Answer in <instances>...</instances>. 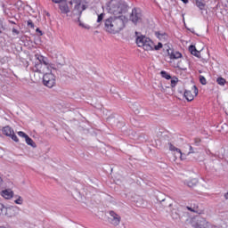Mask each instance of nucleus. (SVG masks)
<instances>
[{
  "instance_id": "obj_1",
  "label": "nucleus",
  "mask_w": 228,
  "mask_h": 228,
  "mask_svg": "<svg viewBox=\"0 0 228 228\" xmlns=\"http://www.w3.org/2000/svg\"><path fill=\"white\" fill-rule=\"evenodd\" d=\"M107 10H109V13L114 15L110 17L112 26H114V30L120 33L126 28V22H127V18L122 13H127L129 4L126 0H110L107 5Z\"/></svg>"
},
{
  "instance_id": "obj_2",
  "label": "nucleus",
  "mask_w": 228,
  "mask_h": 228,
  "mask_svg": "<svg viewBox=\"0 0 228 228\" xmlns=\"http://www.w3.org/2000/svg\"><path fill=\"white\" fill-rule=\"evenodd\" d=\"M35 58L38 60V61L35 63L36 72H40L42 64L45 65L47 69H53L50 73H45L43 76V85L48 88H53V86L56 85V76H54V72H56V74H61V71L54 68L53 64H49V59L47 57L36 53Z\"/></svg>"
},
{
  "instance_id": "obj_3",
  "label": "nucleus",
  "mask_w": 228,
  "mask_h": 228,
  "mask_svg": "<svg viewBox=\"0 0 228 228\" xmlns=\"http://www.w3.org/2000/svg\"><path fill=\"white\" fill-rule=\"evenodd\" d=\"M164 51H167V56H169L170 60H179V58H183V53L174 51V49H171L170 45L167 44L164 45Z\"/></svg>"
},
{
  "instance_id": "obj_4",
  "label": "nucleus",
  "mask_w": 228,
  "mask_h": 228,
  "mask_svg": "<svg viewBox=\"0 0 228 228\" xmlns=\"http://www.w3.org/2000/svg\"><path fill=\"white\" fill-rule=\"evenodd\" d=\"M103 29L107 31V33H110L111 35H117V30H115V27L111 21V18L109 17L103 20Z\"/></svg>"
},
{
  "instance_id": "obj_5",
  "label": "nucleus",
  "mask_w": 228,
  "mask_h": 228,
  "mask_svg": "<svg viewBox=\"0 0 228 228\" xmlns=\"http://www.w3.org/2000/svg\"><path fill=\"white\" fill-rule=\"evenodd\" d=\"M130 20L134 24H138V22H140V20H142V12H140L139 9L134 8L132 10V12L130 14Z\"/></svg>"
},
{
  "instance_id": "obj_6",
  "label": "nucleus",
  "mask_w": 228,
  "mask_h": 228,
  "mask_svg": "<svg viewBox=\"0 0 228 228\" xmlns=\"http://www.w3.org/2000/svg\"><path fill=\"white\" fill-rule=\"evenodd\" d=\"M109 213H110V216H111L110 218H109V222L112 225H115V227H117V225H119L120 220H122L120 216H118V214H116L115 211L113 210H110Z\"/></svg>"
},
{
  "instance_id": "obj_7",
  "label": "nucleus",
  "mask_w": 228,
  "mask_h": 228,
  "mask_svg": "<svg viewBox=\"0 0 228 228\" xmlns=\"http://www.w3.org/2000/svg\"><path fill=\"white\" fill-rule=\"evenodd\" d=\"M194 228H209V224H208V221L204 217L198 216L196 217V221L193 223Z\"/></svg>"
},
{
  "instance_id": "obj_8",
  "label": "nucleus",
  "mask_w": 228,
  "mask_h": 228,
  "mask_svg": "<svg viewBox=\"0 0 228 228\" xmlns=\"http://www.w3.org/2000/svg\"><path fill=\"white\" fill-rule=\"evenodd\" d=\"M149 37L142 35L141 32L135 31V44H137L138 47H142V45H145V41Z\"/></svg>"
},
{
  "instance_id": "obj_9",
  "label": "nucleus",
  "mask_w": 228,
  "mask_h": 228,
  "mask_svg": "<svg viewBox=\"0 0 228 228\" xmlns=\"http://www.w3.org/2000/svg\"><path fill=\"white\" fill-rule=\"evenodd\" d=\"M59 10L62 15H67L68 13H70V7L69 6V4H67V1H64L63 3L59 4Z\"/></svg>"
},
{
  "instance_id": "obj_10",
  "label": "nucleus",
  "mask_w": 228,
  "mask_h": 228,
  "mask_svg": "<svg viewBox=\"0 0 228 228\" xmlns=\"http://www.w3.org/2000/svg\"><path fill=\"white\" fill-rule=\"evenodd\" d=\"M17 207H6L4 213L6 216H9V218H12V216H15L17 215Z\"/></svg>"
},
{
  "instance_id": "obj_11",
  "label": "nucleus",
  "mask_w": 228,
  "mask_h": 228,
  "mask_svg": "<svg viewBox=\"0 0 228 228\" xmlns=\"http://www.w3.org/2000/svg\"><path fill=\"white\" fill-rule=\"evenodd\" d=\"M1 196L7 200H10V199H13V191H12V189H5V190H3L1 192H0Z\"/></svg>"
},
{
  "instance_id": "obj_12",
  "label": "nucleus",
  "mask_w": 228,
  "mask_h": 228,
  "mask_svg": "<svg viewBox=\"0 0 228 228\" xmlns=\"http://www.w3.org/2000/svg\"><path fill=\"white\" fill-rule=\"evenodd\" d=\"M144 51H154V42L151 40V38H147L144 42V45H142Z\"/></svg>"
},
{
  "instance_id": "obj_13",
  "label": "nucleus",
  "mask_w": 228,
  "mask_h": 228,
  "mask_svg": "<svg viewBox=\"0 0 228 228\" xmlns=\"http://www.w3.org/2000/svg\"><path fill=\"white\" fill-rule=\"evenodd\" d=\"M183 184H185V186H188V188H195V186H197V184H199V180L197 178H193L191 180H185L183 182Z\"/></svg>"
},
{
  "instance_id": "obj_14",
  "label": "nucleus",
  "mask_w": 228,
  "mask_h": 228,
  "mask_svg": "<svg viewBox=\"0 0 228 228\" xmlns=\"http://www.w3.org/2000/svg\"><path fill=\"white\" fill-rule=\"evenodd\" d=\"M189 52L192 56H195L196 58H200V52L197 50V47L194 45H191L189 46Z\"/></svg>"
},
{
  "instance_id": "obj_15",
  "label": "nucleus",
  "mask_w": 228,
  "mask_h": 228,
  "mask_svg": "<svg viewBox=\"0 0 228 228\" xmlns=\"http://www.w3.org/2000/svg\"><path fill=\"white\" fill-rule=\"evenodd\" d=\"M155 37H157V38H159V40H160L161 42H167V40H168V35L165 32L161 33L159 31H156Z\"/></svg>"
},
{
  "instance_id": "obj_16",
  "label": "nucleus",
  "mask_w": 228,
  "mask_h": 228,
  "mask_svg": "<svg viewBox=\"0 0 228 228\" xmlns=\"http://www.w3.org/2000/svg\"><path fill=\"white\" fill-rule=\"evenodd\" d=\"M74 13H77L78 17H81V15H83V11L81 9V3H78L77 1H76V5L74 7Z\"/></svg>"
},
{
  "instance_id": "obj_17",
  "label": "nucleus",
  "mask_w": 228,
  "mask_h": 228,
  "mask_svg": "<svg viewBox=\"0 0 228 228\" xmlns=\"http://www.w3.org/2000/svg\"><path fill=\"white\" fill-rule=\"evenodd\" d=\"M183 95L186 99V101H188V102H191V101H193L194 99V96L191 94V91L185 90Z\"/></svg>"
},
{
  "instance_id": "obj_18",
  "label": "nucleus",
  "mask_w": 228,
  "mask_h": 228,
  "mask_svg": "<svg viewBox=\"0 0 228 228\" xmlns=\"http://www.w3.org/2000/svg\"><path fill=\"white\" fill-rule=\"evenodd\" d=\"M14 131L12 130V127H10V126H6L2 129V133L3 134H4L5 136H12V134Z\"/></svg>"
},
{
  "instance_id": "obj_19",
  "label": "nucleus",
  "mask_w": 228,
  "mask_h": 228,
  "mask_svg": "<svg viewBox=\"0 0 228 228\" xmlns=\"http://www.w3.org/2000/svg\"><path fill=\"white\" fill-rule=\"evenodd\" d=\"M193 4H196V6L199 8V10H200L201 12L203 10H206V3H203L202 0H195V2H193Z\"/></svg>"
},
{
  "instance_id": "obj_20",
  "label": "nucleus",
  "mask_w": 228,
  "mask_h": 228,
  "mask_svg": "<svg viewBox=\"0 0 228 228\" xmlns=\"http://www.w3.org/2000/svg\"><path fill=\"white\" fill-rule=\"evenodd\" d=\"M25 141L28 145H30V147H33V149H37V143L35 141H33V139H31V137H29V135L25 139Z\"/></svg>"
},
{
  "instance_id": "obj_21",
  "label": "nucleus",
  "mask_w": 228,
  "mask_h": 228,
  "mask_svg": "<svg viewBox=\"0 0 228 228\" xmlns=\"http://www.w3.org/2000/svg\"><path fill=\"white\" fill-rule=\"evenodd\" d=\"M160 76L164 79H167V80L172 79V76L170 75V73H168V72H167L165 70L160 71Z\"/></svg>"
},
{
  "instance_id": "obj_22",
  "label": "nucleus",
  "mask_w": 228,
  "mask_h": 228,
  "mask_svg": "<svg viewBox=\"0 0 228 228\" xmlns=\"http://www.w3.org/2000/svg\"><path fill=\"white\" fill-rule=\"evenodd\" d=\"M171 88H175L177 86V83H179V78L177 77H171Z\"/></svg>"
},
{
  "instance_id": "obj_23",
  "label": "nucleus",
  "mask_w": 228,
  "mask_h": 228,
  "mask_svg": "<svg viewBox=\"0 0 228 228\" xmlns=\"http://www.w3.org/2000/svg\"><path fill=\"white\" fill-rule=\"evenodd\" d=\"M216 83L217 85H220V86H224L225 83H227V80H225V78L219 77L216 78Z\"/></svg>"
},
{
  "instance_id": "obj_24",
  "label": "nucleus",
  "mask_w": 228,
  "mask_h": 228,
  "mask_svg": "<svg viewBox=\"0 0 228 228\" xmlns=\"http://www.w3.org/2000/svg\"><path fill=\"white\" fill-rule=\"evenodd\" d=\"M171 216L174 220H178V218H181V215L178 214L177 210L173 211Z\"/></svg>"
},
{
  "instance_id": "obj_25",
  "label": "nucleus",
  "mask_w": 228,
  "mask_h": 228,
  "mask_svg": "<svg viewBox=\"0 0 228 228\" xmlns=\"http://www.w3.org/2000/svg\"><path fill=\"white\" fill-rule=\"evenodd\" d=\"M199 79H200V83L201 85H203V86L208 85V80H206V77H205L204 76L200 75V76L199 77Z\"/></svg>"
},
{
  "instance_id": "obj_26",
  "label": "nucleus",
  "mask_w": 228,
  "mask_h": 228,
  "mask_svg": "<svg viewBox=\"0 0 228 228\" xmlns=\"http://www.w3.org/2000/svg\"><path fill=\"white\" fill-rule=\"evenodd\" d=\"M9 138H12V140H13V142H16V143H19V137H17V135L15 134V132L11 134Z\"/></svg>"
},
{
  "instance_id": "obj_27",
  "label": "nucleus",
  "mask_w": 228,
  "mask_h": 228,
  "mask_svg": "<svg viewBox=\"0 0 228 228\" xmlns=\"http://www.w3.org/2000/svg\"><path fill=\"white\" fill-rule=\"evenodd\" d=\"M159 49H163V43L159 42L157 45H154V51H159Z\"/></svg>"
},
{
  "instance_id": "obj_28",
  "label": "nucleus",
  "mask_w": 228,
  "mask_h": 228,
  "mask_svg": "<svg viewBox=\"0 0 228 228\" xmlns=\"http://www.w3.org/2000/svg\"><path fill=\"white\" fill-rule=\"evenodd\" d=\"M27 26H28V28H31V29H35V23H33V20H28L27 21Z\"/></svg>"
},
{
  "instance_id": "obj_29",
  "label": "nucleus",
  "mask_w": 228,
  "mask_h": 228,
  "mask_svg": "<svg viewBox=\"0 0 228 228\" xmlns=\"http://www.w3.org/2000/svg\"><path fill=\"white\" fill-rule=\"evenodd\" d=\"M104 13H101V14H99L98 15V18H97V22L98 23H101V22H102V20H104Z\"/></svg>"
},
{
  "instance_id": "obj_30",
  "label": "nucleus",
  "mask_w": 228,
  "mask_h": 228,
  "mask_svg": "<svg viewBox=\"0 0 228 228\" xmlns=\"http://www.w3.org/2000/svg\"><path fill=\"white\" fill-rule=\"evenodd\" d=\"M18 136H20L21 138L26 139L28 135L26 133L20 131V132H18Z\"/></svg>"
},
{
  "instance_id": "obj_31",
  "label": "nucleus",
  "mask_w": 228,
  "mask_h": 228,
  "mask_svg": "<svg viewBox=\"0 0 228 228\" xmlns=\"http://www.w3.org/2000/svg\"><path fill=\"white\" fill-rule=\"evenodd\" d=\"M0 29H6V25L4 24L3 20H1V18H0Z\"/></svg>"
},
{
  "instance_id": "obj_32",
  "label": "nucleus",
  "mask_w": 228,
  "mask_h": 228,
  "mask_svg": "<svg viewBox=\"0 0 228 228\" xmlns=\"http://www.w3.org/2000/svg\"><path fill=\"white\" fill-rule=\"evenodd\" d=\"M14 202L15 204H19V205L22 204L23 202L22 197L19 196V198L16 200H14Z\"/></svg>"
},
{
  "instance_id": "obj_33",
  "label": "nucleus",
  "mask_w": 228,
  "mask_h": 228,
  "mask_svg": "<svg viewBox=\"0 0 228 228\" xmlns=\"http://www.w3.org/2000/svg\"><path fill=\"white\" fill-rule=\"evenodd\" d=\"M5 210H6V207H4V205L0 202V215L3 214V212Z\"/></svg>"
},
{
  "instance_id": "obj_34",
  "label": "nucleus",
  "mask_w": 228,
  "mask_h": 228,
  "mask_svg": "<svg viewBox=\"0 0 228 228\" xmlns=\"http://www.w3.org/2000/svg\"><path fill=\"white\" fill-rule=\"evenodd\" d=\"M5 210H6V207H4V205L0 202V215L3 214V212Z\"/></svg>"
},
{
  "instance_id": "obj_35",
  "label": "nucleus",
  "mask_w": 228,
  "mask_h": 228,
  "mask_svg": "<svg viewBox=\"0 0 228 228\" xmlns=\"http://www.w3.org/2000/svg\"><path fill=\"white\" fill-rule=\"evenodd\" d=\"M167 145L169 147V151H175L176 147L174 146V144H172V142H168Z\"/></svg>"
},
{
  "instance_id": "obj_36",
  "label": "nucleus",
  "mask_w": 228,
  "mask_h": 228,
  "mask_svg": "<svg viewBox=\"0 0 228 228\" xmlns=\"http://www.w3.org/2000/svg\"><path fill=\"white\" fill-rule=\"evenodd\" d=\"M64 1L67 0H52V3H55V4H61V3H63Z\"/></svg>"
},
{
  "instance_id": "obj_37",
  "label": "nucleus",
  "mask_w": 228,
  "mask_h": 228,
  "mask_svg": "<svg viewBox=\"0 0 228 228\" xmlns=\"http://www.w3.org/2000/svg\"><path fill=\"white\" fill-rule=\"evenodd\" d=\"M66 3L68 4V6H69V4L70 6H72L74 4V3H76V0H66Z\"/></svg>"
},
{
  "instance_id": "obj_38",
  "label": "nucleus",
  "mask_w": 228,
  "mask_h": 228,
  "mask_svg": "<svg viewBox=\"0 0 228 228\" xmlns=\"http://www.w3.org/2000/svg\"><path fill=\"white\" fill-rule=\"evenodd\" d=\"M77 2L80 3V5H81V4H86V5L88 4V1H87V0H78V1H77Z\"/></svg>"
},
{
  "instance_id": "obj_39",
  "label": "nucleus",
  "mask_w": 228,
  "mask_h": 228,
  "mask_svg": "<svg viewBox=\"0 0 228 228\" xmlns=\"http://www.w3.org/2000/svg\"><path fill=\"white\" fill-rule=\"evenodd\" d=\"M12 34L13 35H20V31H19L17 28H12Z\"/></svg>"
},
{
  "instance_id": "obj_40",
  "label": "nucleus",
  "mask_w": 228,
  "mask_h": 228,
  "mask_svg": "<svg viewBox=\"0 0 228 228\" xmlns=\"http://www.w3.org/2000/svg\"><path fill=\"white\" fill-rule=\"evenodd\" d=\"M36 32L38 34V37H42L44 35V32H42L39 28L36 29Z\"/></svg>"
},
{
  "instance_id": "obj_41",
  "label": "nucleus",
  "mask_w": 228,
  "mask_h": 228,
  "mask_svg": "<svg viewBox=\"0 0 228 228\" xmlns=\"http://www.w3.org/2000/svg\"><path fill=\"white\" fill-rule=\"evenodd\" d=\"M190 154H195V151H193V147L191 146H190L188 156H190Z\"/></svg>"
},
{
  "instance_id": "obj_42",
  "label": "nucleus",
  "mask_w": 228,
  "mask_h": 228,
  "mask_svg": "<svg viewBox=\"0 0 228 228\" xmlns=\"http://www.w3.org/2000/svg\"><path fill=\"white\" fill-rule=\"evenodd\" d=\"M193 89L195 95H199V88H197V86H193Z\"/></svg>"
},
{
  "instance_id": "obj_43",
  "label": "nucleus",
  "mask_w": 228,
  "mask_h": 228,
  "mask_svg": "<svg viewBox=\"0 0 228 228\" xmlns=\"http://www.w3.org/2000/svg\"><path fill=\"white\" fill-rule=\"evenodd\" d=\"M188 211H191V213H196L197 210H195V208H191V207H187Z\"/></svg>"
},
{
  "instance_id": "obj_44",
  "label": "nucleus",
  "mask_w": 228,
  "mask_h": 228,
  "mask_svg": "<svg viewBox=\"0 0 228 228\" xmlns=\"http://www.w3.org/2000/svg\"><path fill=\"white\" fill-rule=\"evenodd\" d=\"M82 5V12H85V10H86L88 8V5L86 4H81Z\"/></svg>"
},
{
  "instance_id": "obj_45",
  "label": "nucleus",
  "mask_w": 228,
  "mask_h": 228,
  "mask_svg": "<svg viewBox=\"0 0 228 228\" xmlns=\"http://www.w3.org/2000/svg\"><path fill=\"white\" fill-rule=\"evenodd\" d=\"M175 151L176 152H178V154H181V156H183V152L181 151V149L175 148Z\"/></svg>"
},
{
  "instance_id": "obj_46",
  "label": "nucleus",
  "mask_w": 228,
  "mask_h": 228,
  "mask_svg": "<svg viewBox=\"0 0 228 228\" xmlns=\"http://www.w3.org/2000/svg\"><path fill=\"white\" fill-rule=\"evenodd\" d=\"M177 69H179V70H183V71L188 70L187 68H181L180 66H177Z\"/></svg>"
},
{
  "instance_id": "obj_47",
  "label": "nucleus",
  "mask_w": 228,
  "mask_h": 228,
  "mask_svg": "<svg viewBox=\"0 0 228 228\" xmlns=\"http://www.w3.org/2000/svg\"><path fill=\"white\" fill-rule=\"evenodd\" d=\"M79 18L80 17L78 16L77 19H78L79 26H81L82 28H85V24L81 23V20H79Z\"/></svg>"
},
{
  "instance_id": "obj_48",
  "label": "nucleus",
  "mask_w": 228,
  "mask_h": 228,
  "mask_svg": "<svg viewBox=\"0 0 228 228\" xmlns=\"http://www.w3.org/2000/svg\"><path fill=\"white\" fill-rule=\"evenodd\" d=\"M16 6H22V2L21 1H18L16 3Z\"/></svg>"
},
{
  "instance_id": "obj_49",
  "label": "nucleus",
  "mask_w": 228,
  "mask_h": 228,
  "mask_svg": "<svg viewBox=\"0 0 228 228\" xmlns=\"http://www.w3.org/2000/svg\"><path fill=\"white\" fill-rule=\"evenodd\" d=\"M182 1V3H183V4H188V3H189V0H181Z\"/></svg>"
},
{
  "instance_id": "obj_50",
  "label": "nucleus",
  "mask_w": 228,
  "mask_h": 228,
  "mask_svg": "<svg viewBox=\"0 0 228 228\" xmlns=\"http://www.w3.org/2000/svg\"><path fill=\"white\" fill-rule=\"evenodd\" d=\"M8 22H9V24H17L15 21H13L12 20H9Z\"/></svg>"
},
{
  "instance_id": "obj_51",
  "label": "nucleus",
  "mask_w": 228,
  "mask_h": 228,
  "mask_svg": "<svg viewBox=\"0 0 228 228\" xmlns=\"http://www.w3.org/2000/svg\"><path fill=\"white\" fill-rule=\"evenodd\" d=\"M178 94H182V95H183V89H178Z\"/></svg>"
},
{
  "instance_id": "obj_52",
  "label": "nucleus",
  "mask_w": 228,
  "mask_h": 228,
  "mask_svg": "<svg viewBox=\"0 0 228 228\" xmlns=\"http://www.w3.org/2000/svg\"><path fill=\"white\" fill-rule=\"evenodd\" d=\"M224 199H226V200H228V192L224 193Z\"/></svg>"
},
{
  "instance_id": "obj_53",
  "label": "nucleus",
  "mask_w": 228,
  "mask_h": 228,
  "mask_svg": "<svg viewBox=\"0 0 228 228\" xmlns=\"http://www.w3.org/2000/svg\"><path fill=\"white\" fill-rule=\"evenodd\" d=\"M3 31H6V29H1L0 28V35H3Z\"/></svg>"
},
{
  "instance_id": "obj_54",
  "label": "nucleus",
  "mask_w": 228,
  "mask_h": 228,
  "mask_svg": "<svg viewBox=\"0 0 228 228\" xmlns=\"http://www.w3.org/2000/svg\"><path fill=\"white\" fill-rule=\"evenodd\" d=\"M158 200H159V202H165V199H163V200L158 199Z\"/></svg>"
},
{
  "instance_id": "obj_55",
  "label": "nucleus",
  "mask_w": 228,
  "mask_h": 228,
  "mask_svg": "<svg viewBox=\"0 0 228 228\" xmlns=\"http://www.w3.org/2000/svg\"><path fill=\"white\" fill-rule=\"evenodd\" d=\"M189 31H191V33H193V34H195V32L193 31V28H191V29H189Z\"/></svg>"
},
{
  "instance_id": "obj_56",
  "label": "nucleus",
  "mask_w": 228,
  "mask_h": 228,
  "mask_svg": "<svg viewBox=\"0 0 228 228\" xmlns=\"http://www.w3.org/2000/svg\"><path fill=\"white\" fill-rule=\"evenodd\" d=\"M3 183V178L0 177V185L2 184Z\"/></svg>"
},
{
  "instance_id": "obj_57",
  "label": "nucleus",
  "mask_w": 228,
  "mask_h": 228,
  "mask_svg": "<svg viewBox=\"0 0 228 228\" xmlns=\"http://www.w3.org/2000/svg\"><path fill=\"white\" fill-rule=\"evenodd\" d=\"M58 65H60L61 67H62V66H63V64H61V63H59Z\"/></svg>"
},
{
  "instance_id": "obj_58",
  "label": "nucleus",
  "mask_w": 228,
  "mask_h": 228,
  "mask_svg": "<svg viewBox=\"0 0 228 228\" xmlns=\"http://www.w3.org/2000/svg\"><path fill=\"white\" fill-rule=\"evenodd\" d=\"M193 2L195 3V0H192V3H193Z\"/></svg>"
}]
</instances>
